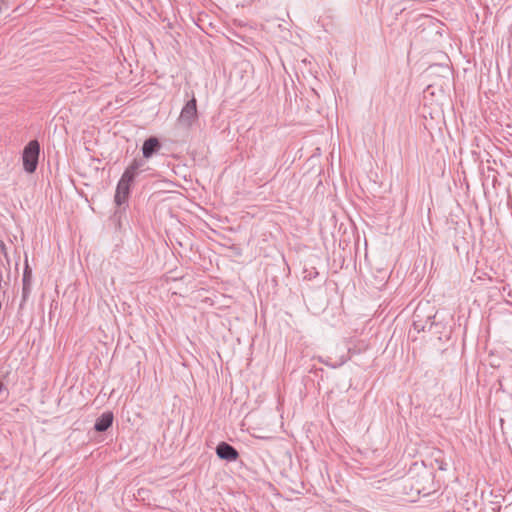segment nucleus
I'll list each match as a JSON object with an SVG mask.
<instances>
[{
    "label": "nucleus",
    "instance_id": "1",
    "mask_svg": "<svg viewBox=\"0 0 512 512\" xmlns=\"http://www.w3.org/2000/svg\"><path fill=\"white\" fill-rule=\"evenodd\" d=\"M145 165L142 159H134L132 163L125 169L120 180L117 183L114 201L117 206L124 204L130 194L131 184L141 172V168Z\"/></svg>",
    "mask_w": 512,
    "mask_h": 512
},
{
    "label": "nucleus",
    "instance_id": "2",
    "mask_svg": "<svg viewBox=\"0 0 512 512\" xmlns=\"http://www.w3.org/2000/svg\"><path fill=\"white\" fill-rule=\"evenodd\" d=\"M199 120L197 110V100L193 95L182 107L179 117L177 118V126L186 131L190 130Z\"/></svg>",
    "mask_w": 512,
    "mask_h": 512
},
{
    "label": "nucleus",
    "instance_id": "3",
    "mask_svg": "<svg viewBox=\"0 0 512 512\" xmlns=\"http://www.w3.org/2000/svg\"><path fill=\"white\" fill-rule=\"evenodd\" d=\"M40 155V144L37 140H31L23 149V168L27 173L36 171Z\"/></svg>",
    "mask_w": 512,
    "mask_h": 512
},
{
    "label": "nucleus",
    "instance_id": "4",
    "mask_svg": "<svg viewBox=\"0 0 512 512\" xmlns=\"http://www.w3.org/2000/svg\"><path fill=\"white\" fill-rule=\"evenodd\" d=\"M217 456L226 461H236L239 457V453L232 445L226 442H220L216 447Z\"/></svg>",
    "mask_w": 512,
    "mask_h": 512
},
{
    "label": "nucleus",
    "instance_id": "5",
    "mask_svg": "<svg viewBox=\"0 0 512 512\" xmlns=\"http://www.w3.org/2000/svg\"><path fill=\"white\" fill-rule=\"evenodd\" d=\"M421 312V308L418 306L413 314V327L417 332L425 331L426 329L430 330L433 325V322H431L432 316L429 315L427 320L423 322Z\"/></svg>",
    "mask_w": 512,
    "mask_h": 512
},
{
    "label": "nucleus",
    "instance_id": "6",
    "mask_svg": "<svg viewBox=\"0 0 512 512\" xmlns=\"http://www.w3.org/2000/svg\"><path fill=\"white\" fill-rule=\"evenodd\" d=\"M161 148V143L156 137H149L142 146L143 157L149 159Z\"/></svg>",
    "mask_w": 512,
    "mask_h": 512
},
{
    "label": "nucleus",
    "instance_id": "7",
    "mask_svg": "<svg viewBox=\"0 0 512 512\" xmlns=\"http://www.w3.org/2000/svg\"><path fill=\"white\" fill-rule=\"evenodd\" d=\"M113 413L112 412H104L100 417L96 419L94 424V429L97 432H105L107 431L113 423Z\"/></svg>",
    "mask_w": 512,
    "mask_h": 512
},
{
    "label": "nucleus",
    "instance_id": "8",
    "mask_svg": "<svg viewBox=\"0 0 512 512\" xmlns=\"http://www.w3.org/2000/svg\"><path fill=\"white\" fill-rule=\"evenodd\" d=\"M31 281H32V270L29 267L28 263L26 262L25 268L23 271L22 283L23 284H31Z\"/></svg>",
    "mask_w": 512,
    "mask_h": 512
},
{
    "label": "nucleus",
    "instance_id": "9",
    "mask_svg": "<svg viewBox=\"0 0 512 512\" xmlns=\"http://www.w3.org/2000/svg\"><path fill=\"white\" fill-rule=\"evenodd\" d=\"M30 293H31V284H23L22 299H21L20 306H23V304L28 300Z\"/></svg>",
    "mask_w": 512,
    "mask_h": 512
},
{
    "label": "nucleus",
    "instance_id": "10",
    "mask_svg": "<svg viewBox=\"0 0 512 512\" xmlns=\"http://www.w3.org/2000/svg\"><path fill=\"white\" fill-rule=\"evenodd\" d=\"M0 253L3 254V256L8 259V254L6 250V246L3 241H0ZM9 262V260H7Z\"/></svg>",
    "mask_w": 512,
    "mask_h": 512
},
{
    "label": "nucleus",
    "instance_id": "11",
    "mask_svg": "<svg viewBox=\"0 0 512 512\" xmlns=\"http://www.w3.org/2000/svg\"><path fill=\"white\" fill-rule=\"evenodd\" d=\"M439 469H440V470H446V468L444 467V464H441V465L439 466Z\"/></svg>",
    "mask_w": 512,
    "mask_h": 512
}]
</instances>
